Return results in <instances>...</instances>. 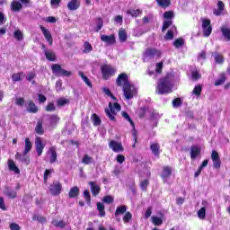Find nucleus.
I'll list each match as a JSON object with an SVG mask.
<instances>
[{
    "label": "nucleus",
    "mask_w": 230,
    "mask_h": 230,
    "mask_svg": "<svg viewBox=\"0 0 230 230\" xmlns=\"http://www.w3.org/2000/svg\"><path fill=\"white\" fill-rule=\"evenodd\" d=\"M128 77L127 76V74H120L117 78V85H123V93L126 100H132L137 93V90L134 85L128 83Z\"/></svg>",
    "instance_id": "obj_1"
},
{
    "label": "nucleus",
    "mask_w": 230,
    "mask_h": 230,
    "mask_svg": "<svg viewBox=\"0 0 230 230\" xmlns=\"http://www.w3.org/2000/svg\"><path fill=\"white\" fill-rule=\"evenodd\" d=\"M156 92L158 94H168V93H172V82L168 77H164L159 80Z\"/></svg>",
    "instance_id": "obj_2"
},
{
    "label": "nucleus",
    "mask_w": 230,
    "mask_h": 230,
    "mask_svg": "<svg viewBox=\"0 0 230 230\" xmlns=\"http://www.w3.org/2000/svg\"><path fill=\"white\" fill-rule=\"evenodd\" d=\"M119 111H121V105H119V103L114 102L112 106V102H110L109 109L105 110V113L111 121H114L116 114H118Z\"/></svg>",
    "instance_id": "obj_3"
},
{
    "label": "nucleus",
    "mask_w": 230,
    "mask_h": 230,
    "mask_svg": "<svg viewBox=\"0 0 230 230\" xmlns=\"http://www.w3.org/2000/svg\"><path fill=\"white\" fill-rule=\"evenodd\" d=\"M101 71L104 80H109L111 76H114V75H116V69L109 65H103L101 68Z\"/></svg>",
    "instance_id": "obj_4"
},
{
    "label": "nucleus",
    "mask_w": 230,
    "mask_h": 230,
    "mask_svg": "<svg viewBox=\"0 0 230 230\" xmlns=\"http://www.w3.org/2000/svg\"><path fill=\"white\" fill-rule=\"evenodd\" d=\"M201 28L203 30V36L209 37L213 31V27H211V20L204 19L202 21Z\"/></svg>",
    "instance_id": "obj_5"
},
{
    "label": "nucleus",
    "mask_w": 230,
    "mask_h": 230,
    "mask_svg": "<svg viewBox=\"0 0 230 230\" xmlns=\"http://www.w3.org/2000/svg\"><path fill=\"white\" fill-rule=\"evenodd\" d=\"M35 146H36V152H37L38 155L39 156L42 155V152H43L46 145L44 144V142L42 141V138L40 137H37L35 138Z\"/></svg>",
    "instance_id": "obj_6"
},
{
    "label": "nucleus",
    "mask_w": 230,
    "mask_h": 230,
    "mask_svg": "<svg viewBox=\"0 0 230 230\" xmlns=\"http://www.w3.org/2000/svg\"><path fill=\"white\" fill-rule=\"evenodd\" d=\"M109 147L111 148L113 152H123V146L121 143L116 140H111L109 143Z\"/></svg>",
    "instance_id": "obj_7"
},
{
    "label": "nucleus",
    "mask_w": 230,
    "mask_h": 230,
    "mask_svg": "<svg viewBox=\"0 0 230 230\" xmlns=\"http://www.w3.org/2000/svg\"><path fill=\"white\" fill-rule=\"evenodd\" d=\"M211 159L213 161L214 168L218 170V168H220V165L222 164V163L220 162V156L218 155V152L213 150L211 154Z\"/></svg>",
    "instance_id": "obj_8"
},
{
    "label": "nucleus",
    "mask_w": 230,
    "mask_h": 230,
    "mask_svg": "<svg viewBox=\"0 0 230 230\" xmlns=\"http://www.w3.org/2000/svg\"><path fill=\"white\" fill-rule=\"evenodd\" d=\"M40 30H41L43 36L45 37L47 42H49V45L52 46L53 45V37L51 36V32H49V31L42 25L40 26Z\"/></svg>",
    "instance_id": "obj_9"
},
{
    "label": "nucleus",
    "mask_w": 230,
    "mask_h": 230,
    "mask_svg": "<svg viewBox=\"0 0 230 230\" xmlns=\"http://www.w3.org/2000/svg\"><path fill=\"white\" fill-rule=\"evenodd\" d=\"M161 55V51L155 49H147L145 53V58H153V57H159Z\"/></svg>",
    "instance_id": "obj_10"
},
{
    "label": "nucleus",
    "mask_w": 230,
    "mask_h": 230,
    "mask_svg": "<svg viewBox=\"0 0 230 230\" xmlns=\"http://www.w3.org/2000/svg\"><path fill=\"white\" fill-rule=\"evenodd\" d=\"M172 176V167L165 166L163 168L161 177L164 182H168V179Z\"/></svg>",
    "instance_id": "obj_11"
},
{
    "label": "nucleus",
    "mask_w": 230,
    "mask_h": 230,
    "mask_svg": "<svg viewBox=\"0 0 230 230\" xmlns=\"http://www.w3.org/2000/svg\"><path fill=\"white\" fill-rule=\"evenodd\" d=\"M90 190L92 191V195L93 197H96L97 195H100L101 188L100 185H98V182L96 181H89Z\"/></svg>",
    "instance_id": "obj_12"
},
{
    "label": "nucleus",
    "mask_w": 230,
    "mask_h": 230,
    "mask_svg": "<svg viewBox=\"0 0 230 230\" xmlns=\"http://www.w3.org/2000/svg\"><path fill=\"white\" fill-rule=\"evenodd\" d=\"M101 40L102 42H105L109 46H111V44H115L116 43V37L114 36V34H111L110 36L101 35Z\"/></svg>",
    "instance_id": "obj_13"
},
{
    "label": "nucleus",
    "mask_w": 230,
    "mask_h": 230,
    "mask_svg": "<svg viewBox=\"0 0 230 230\" xmlns=\"http://www.w3.org/2000/svg\"><path fill=\"white\" fill-rule=\"evenodd\" d=\"M49 163L53 164L57 161V150L55 147H51L48 152V156L46 157Z\"/></svg>",
    "instance_id": "obj_14"
},
{
    "label": "nucleus",
    "mask_w": 230,
    "mask_h": 230,
    "mask_svg": "<svg viewBox=\"0 0 230 230\" xmlns=\"http://www.w3.org/2000/svg\"><path fill=\"white\" fill-rule=\"evenodd\" d=\"M4 195L8 197V199H17V190L11 189L10 187H6L4 190Z\"/></svg>",
    "instance_id": "obj_15"
},
{
    "label": "nucleus",
    "mask_w": 230,
    "mask_h": 230,
    "mask_svg": "<svg viewBox=\"0 0 230 230\" xmlns=\"http://www.w3.org/2000/svg\"><path fill=\"white\" fill-rule=\"evenodd\" d=\"M124 213H127V206L122 205V206L117 207L116 211H115V217L118 220V222H119L121 220L119 217V215H124Z\"/></svg>",
    "instance_id": "obj_16"
},
{
    "label": "nucleus",
    "mask_w": 230,
    "mask_h": 230,
    "mask_svg": "<svg viewBox=\"0 0 230 230\" xmlns=\"http://www.w3.org/2000/svg\"><path fill=\"white\" fill-rule=\"evenodd\" d=\"M44 55L47 60H49L50 62H55V60H57V55H55V52H53V50L45 49Z\"/></svg>",
    "instance_id": "obj_17"
},
{
    "label": "nucleus",
    "mask_w": 230,
    "mask_h": 230,
    "mask_svg": "<svg viewBox=\"0 0 230 230\" xmlns=\"http://www.w3.org/2000/svg\"><path fill=\"white\" fill-rule=\"evenodd\" d=\"M199 155H200V147H199L197 146H193L190 148V157H191V159H197V157H199Z\"/></svg>",
    "instance_id": "obj_18"
},
{
    "label": "nucleus",
    "mask_w": 230,
    "mask_h": 230,
    "mask_svg": "<svg viewBox=\"0 0 230 230\" xmlns=\"http://www.w3.org/2000/svg\"><path fill=\"white\" fill-rule=\"evenodd\" d=\"M68 9L75 11L80 7V0H71L67 4Z\"/></svg>",
    "instance_id": "obj_19"
},
{
    "label": "nucleus",
    "mask_w": 230,
    "mask_h": 230,
    "mask_svg": "<svg viewBox=\"0 0 230 230\" xmlns=\"http://www.w3.org/2000/svg\"><path fill=\"white\" fill-rule=\"evenodd\" d=\"M49 193L55 197L58 195V181H54L53 184L49 186Z\"/></svg>",
    "instance_id": "obj_20"
},
{
    "label": "nucleus",
    "mask_w": 230,
    "mask_h": 230,
    "mask_svg": "<svg viewBox=\"0 0 230 230\" xmlns=\"http://www.w3.org/2000/svg\"><path fill=\"white\" fill-rule=\"evenodd\" d=\"M22 4H21L20 2H19V0L18 1H13L12 4H11V10L13 11V12H20V10H22Z\"/></svg>",
    "instance_id": "obj_21"
},
{
    "label": "nucleus",
    "mask_w": 230,
    "mask_h": 230,
    "mask_svg": "<svg viewBox=\"0 0 230 230\" xmlns=\"http://www.w3.org/2000/svg\"><path fill=\"white\" fill-rule=\"evenodd\" d=\"M33 147V145L30 141V138H25V147L23 151V155H26L29 154V152H31V148Z\"/></svg>",
    "instance_id": "obj_22"
},
{
    "label": "nucleus",
    "mask_w": 230,
    "mask_h": 230,
    "mask_svg": "<svg viewBox=\"0 0 230 230\" xmlns=\"http://www.w3.org/2000/svg\"><path fill=\"white\" fill-rule=\"evenodd\" d=\"M8 167H9V170H11V172H14V173H17V174L21 173V171L19 170L17 165H15V163L13 162V160L8 161Z\"/></svg>",
    "instance_id": "obj_23"
},
{
    "label": "nucleus",
    "mask_w": 230,
    "mask_h": 230,
    "mask_svg": "<svg viewBox=\"0 0 230 230\" xmlns=\"http://www.w3.org/2000/svg\"><path fill=\"white\" fill-rule=\"evenodd\" d=\"M97 211L99 212V217H105V205L102 202L97 203Z\"/></svg>",
    "instance_id": "obj_24"
},
{
    "label": "nucleus",
    "mask_w": 230,
    "mask_h": 230,
    "mask_svg": "<svg viewBox=\"0 0 230 230\" xmlns=\"http://www.w3.org/2000/svg\"><path fill=\"white\" fill-rule=\"evenodd\" d=\"M80 194V189L78 187H73L70 189V191L68 192V196L70 199H75V197H78Z\"/></svg>",
    "instance_id": "obj_25"
},
{
    "label": "nucleus",
    "mask_w": 230,
    "mask_h": 230,
    "mask_svg": "<svg viewBox=\"0 0 230 230\" xmlns=\"http://www.w3.org/2000/svg\"><path fill=\"white\" fill-rule=\"evenodd\" d=\"M212 57H214L216 64H224V56H222V54L215 52L214 54H212Z\"/></svg>",
    "instance_id": "obj_26"
},
{
    "label": "nucleus",
    "mask_w": 230,
    "mask_h": 230,
    "mask_svg": "<svg viewBox=\"0 0 230 230\" xmlns=\"http://www.w3.org/2000/svg\"><path fill=\"white\" fill-rule=\"evenodd\" d=\"M35 132L36 134H39V136H42L44 134V128L42 127V120H39L36 127H35Z\"/></svg>",
    "instance_id": "obj_27"
},
{
    "label": "nucleus",
    "mask_w": 230,
    "mask_h": 230,
    "mask_svg": "<svg viewBox=\"0 0 230 230\" xmlns=\"http://www.w3.org/2000/svg\"><path fill=\"white\" fill-rule=\"evenodd\" d=\"M128 15H131V17H139L143 13V11L141 9L137 10H128L127 11Z\"/></svg>",
    "instance_id": "obj_28"
},
{
    "label": "nucleus",
    "mask_w": 230,
    "mask_h": 230,
    "mask_svg": "<svg viewBox=\"0 0 230 230\" xmlns=\"http://www.w3.org/2000/svg\"><path fill=\"white\" fill-rule=\"evenodd\" d=\"M27 111L28 112H32L33 114H35L36 112H38L39 109H37V106L32 101H30L27 107Z\"/></svg>",
    "instance_id": "obj_29"
},
{
    "label": "nucleus",
    "mask_w": 230,
    "mask_h": 230,
    "mask_svg": "<svg viewBox=\"0 0 230 230\" xmlns=\"http://www.w3.org/2000/svg\"><path fill=\"white\" fill-rule=\"evenodd\" d=\"M22 76H24V72H19L12 75V79L14 82H21L22 80Z\"/></svg>",
    "instance_id": "obj_30"
},
{
    "label": "nucleus",
    "mask_w": 230,
    "mask_h": 230,
    "mask_svg": "<svg viewBox=\"0 0 230 230\" xmlns=\"http://www.w3.org/2000/svg\"><path fill=\"white\" fill-rule=\"evenodd\" d=\"M221 32L223 34V37H225V39H227V40H230V29L223 26L221 27Z\"/></svg>",
    "instance_id": "obj_31"
},
{
    "label": "nucleus",
    "mask_w": 230,
    "mask_h": 230,
    "mask_svg": "<svg viewBox=\"0 0 230 230\" xmlns=\"http://www.w3.org/2000/svg\"><path fill=\"white\" fill-rule=\"evenodd\" d=\"M82 163L83 164H93V163H94V159L88 155H84L82 159Z\"/></svg>",
    "instance_id": "obj_32"
},
{
    "label": "nucleus",
    "mask_w": 230,
    "mask_h": 230,
    "mask_svg": "<svg viewBox=\"0 0 230 230\" xmlns=\"http://www.w3.org/2000/svg\"><path fill=\"white\" fill-rule=\"evenodd\" d=\"M79 76L82 78V80L88 85V87H93V84H91V80L85 75L84 72H79Z\"/></svg>",
    "instance_id": "obj_33"
},
{
    "label": "nucleus",
    "mask_w": 230,
    "mask_h": 230,
    "mask_svg": "<svg viewBox=\"0 0 230 230\" xmlns=\"http://www.w3.org/2000/svg\"><path fill=\"white\" fill-rule=\"evenodd\" d=\"M161 146H159V144H152L150 146L151 151L153 152L154 155H159V150H160Z\"/></svg>",
    "instance_id": "obj_34"
},
{
    "label": "nucleus",
    "mask_w": 230,
    "mask_h": 230,
    "mask_svg": "<svg viewBox=\"0 0 230 230\" xmlns=\"http://www.w3.org/2000/svg\"><path fill=\"white\" fill-rule=\"evenodd\" d=\"M192 94L195 96H200V94H202V85L197 84L192 90Z\"/></svg>",
    "instance_id": "obj_35"
},
{
    "label": "nucleus",
    "mask_w": 230,
    "mask_h": 230,
    "mask_svg": "<svg viewBox=\"0 0 230 230\" xmlns=\"http://www.w3.org/2000/svg\"><path fill=\"white\" fill-rule=\"evenodd\" d=\"M13 37L16 39V40L21 41L22 39H24V35L22 34V31L21 30H17L13 32Z\"/></svg>",
    "instance_id": "obj_36"
},
{
    "label": "nucleus",
    "mask_w": 230,
    "mask_h": 230,
    "mask_svg": "<svg viewBox=\"0 0 230 230\" xmlns=\"http://www.w3.org/2000/svg\"><path fill=\"white\" fill-rule=\"evenodd\" d=\"M92 121H93L94 127H98V125H101V123H102L100 117H98V115H96V113H93L92 115Z\"/></svg>",
    "instance_id": "obj_37"
},
{
    "label": "nucleus",
    "mask_w": 230,
    "mask_h": 230,
    "mask_svg": "<svg viewBox=\"0 0 230 230\" xmlns=\"http://www.w3.org/2000/svg\"><path fill=\"white\" fill-rule=\"evenodd\" d=\"M71 72L58 66V76H70Z\"/></svg>",
    "instance_id": "obj_38"
},
{
    "label": "nucleus",
    "mask_w": 230,
    "mask_h": 230,
    "mask_svg": "<svg viewBox=\"0 0 230 230\" xmlns=\"http://www.w3.org/2000/svg\"><path fill=\"white\" fill-rule=\"evenodd\" d=\"M91 51H93V46L89 42L85 41L84 44L83 53L87 54L91 53Z\"/></svg>",
    "instance_id": "obj_39"
},
{
    "label": "nucleus",
    "mask_w": 230,
    "mask_h": 230,
    "mask_svg": "<svg viewBox=\"0 0 230 230\" xmlns=\"http://www.w3.org/2000/svg\"><path fill=\"white\" fill-rule=\"evenodd\" d=\"M158 6L162 8H168L170 6V0H156Z\"/></svg>",
    "instance_id": "obj_40"
},
{
    "label": "nucleus",
    "mask_w": 230,
    "mask_h": 230,
    "mask_svg": "<svg viewBox=\"0 0 230 230\" xmlns=\"http://www.w3.org/2000/svg\"><path fill=\"white\" fill-rule=\"evenodd\" d=\"M119 39L120 42L127 41V32L125 31V30H120L119 31Z\"/></svg>",
    "instance_id": "obj_41"
},
{
    "label": "nucleus",
    "mask_w": 230,
    "mask_h": 230,
    "mask_svg": "<svg viewBox=\"0 0 230 230\" xmlns=\"http://www.w3.org/2000/svg\"><path fill=\"white\" fill-rule=\"evenodd\" d=\"M70 101L67 98L61 97L58 100V107H64V105H69Z\"/></svg>",
    "instance_id": "obj_42"
},
{
    "label": "nucleus",
    "mask_w": 230,
    "mask_h": 230,
    "mask_svg": "<svg viewBox=\"0 0 230 230\" xmlns=\"http://www.w3.org/2000/svg\"><path fill=\"white\" fill-rule=\"evenodd\" d=\"M146 33V31H143L141 28H136L133 31L134 37H141V35H145Z\"/></svg>",
    "instance_id": "obj_43"
},
{
    "label": "nucleus",
    "mask_w": 230,
    "mask_h": 230,
    "mask_svg": "<svg viewBox=\"0 0 230 230\" xmlns=\"http://www.w3.org/2000/svg\"><path fill=\"white\" fill-rule=\"evenodd\" d=\"M32 220H37L38 222H40V224H46V217L40 215H34L32 217Z\"/></svg>",
    "instance_id": "obj_44"
},
{
    "label": "nucleus",
    "mask_w": 230,
    "mask_h": 230,
    "mask_svg": "<svg viewBox=\"0 0 230 230\" xmlns=\"http://www.w3.org/2000/svg\"><path fill=\"white\" fill-rule=\"evenodd\" d=\"M121 116L122 118H124V119H127V121H128L131 127H133L134 128V121H132V119H130V116L128 115V113H127L126 111H122Z\"/></svg>",
    "instance_id": "obj_45"
},
{
    "label": "nucleus",
    "mask_w": 230,
    "mask_h": 230,
    "mask_svg": "<svg viewBox=\"0 0 230 230\" xmlns=\"http://www.w3.org/2000/svg\"><path fill=\"white\" fill-rule=\"evenodd\" d=\"M151 220H152L154 226H162L163 225V219H161V217H152Z\"/></svg>",
    "instance_id": "obj_46"
},
{
    "label": "nucleus",
    "mask_w": 230,
    "mask_h": 230,
    "mask_svg": "<svg viewBox=\"0 0 230 230\" xmlns=\"http://www.w3.org/2000/svg\"><path fill=\"white\" fill-rule=\"evenodd\" d=\"M184 44V40L182 38L177 39L174 42H173V46L174 48H182V45Z\"/></svg>",
    "instance_id": "obj_47"
},
{
    "label": "nucleus",
    "mask_w": 230,
    "mask_h": 230,
    "mask_svg": "<svg viewBox=\"0 0 230 230\" xmlns=\"http://www.w3.org/2000/svg\"><path fill=\"white\" fill-rule=\"evenodd\" d=\"M49 121L52 127L57 126L58 117H57V115H52L49 117Z\"/></svg>",
    "instance_id": "obj_48"
},
{
    "label": "nucleus",
    "mask_w": 230,
    "mask_h": 230,
    "mask_svg": "<svg viewBox=\"0 0 230 230\" xmlns=\"http://www.w3.org/2000/svg\"><path fill=\"white\" fill-rule=\"evenodd\" d=\"M122 219L124 224H128V222L132 220V214L130 212H126Z\"/></svg>",
    "instance_id": "obj_49"
},
{
    "label": "nucleus",
    "mask_w": 230,
    "mask_h": 230,
    "mask_svg": "<svg viewBox=\"0 0 230 230\" xmlns=\"http://www.w3.org/2000/svg\"><path fill=\"white\" fill-rule=\"evenodd\" d=\"M198 217L201 220H204V218H206V208L203 207L198 211Z\"/></svg>",
    "instance_id": "obj_50"
},
{
    "label": "nucleus",
    "mask_w": 230,
    "mask_h": 230,
    "mask_svg": "<svg viewBox=\"0 0 230 230\" xmlns=\"http://www.w3.org/2000/svg\"><path fill=\"white\" fill-rule=\"evenodd\" d=\"M103 28V20L102 18H97V25L95 27V31H100Z\"/></svg>",
    "instance_id": "obj_51"
},
{
    "label": "nucleus",
    "mask_w": 230,
    "mask_h": 230,
    "mask_svg": "<svg viewBox=\"0 0 230 230\" xmlns=\"http://www.w3.org/2000/svg\"><path fill=\"white\" fill-rule=\"evenodd\" d=\"M102 200H103V202H105V204H112L114 202V197H112V196H104Z\"/></svg>",
    "instance_id": "obj_52"
},
{
    "label": "nucleus",
    "mask_w": 230,
    "mask_h": 230,
    "mask_svg": "<svg viewBox=\"0 0 230 230\" xmlns=\"http://www.w3.org/2000/svg\"><path fill=\"white\" fill-rule=\"evenodd\" d=\"M172 22L171 20L165 21L163 24L162 31H166L170 26H172Z\"/></svg>",
    "instance_id": "obj_53"
},
{
    "label": "nucleus",
    "mask_w": 230,
    "mask_h": 230,
    "mask_svg": "<svg viewBox=\"0 0 230 230\" xmlns=\"http://www.w3.org/2000/svg\"><path fill=\"white\" fill-rule=\"evenodd\" d=\"M56 107L55 104L53 102H49L47 107H46V111L47 112H53V111H56Z\"/></svg>",
    "instance_id": "obj_54"
},
{
    "label": "nucleus",
    "mask_w": 230,
    "mask_h": 230,
    "mask_svg": "<svg viewBox=\"0 0 230 230\" xmlns=\"http://www.w3.org/2000/svg\"><path fill=\"white\" fill-rule=\"evenodd\" d=\"M225 82H226V75H223L219 79L216 81L215 85L216 86L222 85V84H224Z\"/></svg>",
    "instance_id": "obj_55"
},
{
    "label": "nucleus",
    "mask_w": 230,
    "mask_h": 230,
    "mask_svg": "<svg viewBox=\"0 0 230 230\" xmlns=\"http://www.w3.org/2000/svg\"><path fill=\"white\" fill-rule=\"evenodd\" d=\"M148 180H144L140 182V188L141 190H143L144 191L146 190V188H148Z\"/></svg>",
    "instance_id": "obj_56"
},
{
    "label": "nucleus",
    "mask_w": 230,
    "mask_h": 230,
    "mask_svg": "<svg viewBox=\"0 0 230 230\" xmlns=\"http://www.w3.org/2000/svg\"><path fill=\"white\" fill-rule=\"evenodd\" d=\"M165 40H172L173 39V31H168L164 36Z\"/></svg>",
    "instance_id": "obj_57"
},
{
    "label": "nucleus",
    "mask_w": 230,
    "mask_h": 230,
    "mask_svg": "<svg viewBox=\"0 0 230 230\" xmlns=\"http://www.w3.org/2000/svg\"><path fill=\"white\" fill-rule=\"evenodd\" d=\"M84 197L86 199V202L88 204H90L91 203V193L89 192V190L84 191Z\"/></svg>",
    "instance_id": "obj_58"
},
{
    "label": "nucleus",
    "mask_w": 230,
    "mask_h": 230,
    "mask_svg": "<svg viewBox=\"0 0 230 230\" xmlns=\"http://www.w3.org/2000/svg\"><path fill=\"white\" fill-rule=\"evenodd\" d=\"M164 19H173V12L167 11L164 13Z\"/></svg>",
    "instance_id": "obj_59"
},
{
    "label": "nucleus",
    "mask_w": 230,
    "mask_h": 230,
    "mask_svg": "<svg viewBox=\"0 0 230 230\" xmlns=\"http://www.w3.org/2000/svg\"><path fill=\"white\" fill-rule=\"evenodd\" d=\"M45 22H50L52 24H54V22H57V18L53 17V16H49L47 18L44 19Z\"/></svg>",
    "instance_id": "obj_60"
},
{
    "label": "nucleus",
    "mask_w": 230,
    "mask_h": 230,
    "mask_svg": "<svg viewBox=\"0 0 230 230\" xmlns=\"http://www.w3.org/2000/svg\"><path fill=\"white\" fill-rule=\"evenodd\" d=\"M9 227L11 230H21V226L17 223H11Z\"/></svg>",
    "instance_id": "obj_61"
},
{
    "label": "nucleus",
    "mask_w": 230,
    "mask_h": 230,
    "mask_svg": "<svg viewBox=\"0 0 230 230\" xmlns=\"http://www.w3.org/2000/svg\"><path fill=\"white\" fill-rule=\"evenodd\" d=\"M33 78H35V73L29 72L26 75V80H28V82H31V80H33Z\"/></svg>",
    "instance_id": "obj_62"
},
{
    "label": "nucleus",
    "mask_w": 230,
    "mask_h": 230,
    "mask_svg": "<svg viewBox=\"0 0 230 230\" xmlns=\"http://www.w3.org/2000/svg\"><path fill=\"white\" fill-rule=\"evenodd\" d=\"M181 100L179 98H176L172 101V107H181Z\"/></svg>",
    "instance_id": "obj_63"
},
{
    "label": "nucleus",
    "mask_w": 230,
    "mask_h": 230,
    "mask_svg": "<svg viewBox=\"0 0 230 230\" xmlns=\"http://www.w3.org/2000/svg\"><path fill=\"white\" fill-rule=\"evenodd\" d=\"M201 75L198 71L192 72V78L194 80H199L200 78Z\"/></svg>",
    "instance_id": "obj_64"
}]
</instances>
